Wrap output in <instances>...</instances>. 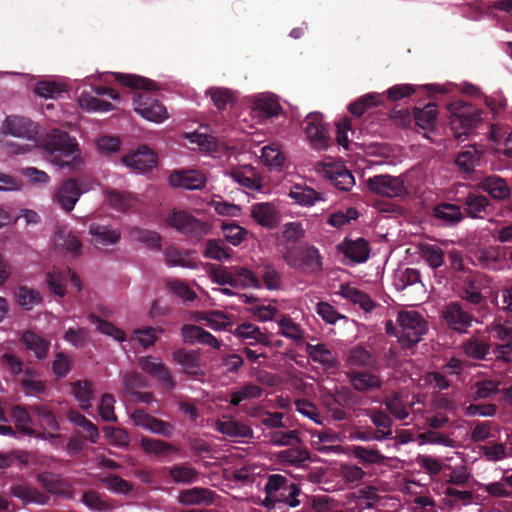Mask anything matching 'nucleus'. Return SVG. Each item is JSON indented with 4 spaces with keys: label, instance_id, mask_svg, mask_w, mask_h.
Returning a JSON list of instances; mask_svg holds the SVG:
<instances>
[{
    "label": "nucleus",
    "instance_id": "obj_1",
    "mask_svg": "<svg viewBox=\"0 0 512 512\" xmlns=\"http://www.w3.org/2000/svg\"><path fill=\"white\" fill-rule=\"evenodd\" d=\"M111 75L117 83L124 87L143 90L136 93L133 98L134 110L140 116L156 123H160L168 117L165 106L148 93L157 88L154 81L135 74L114 72Z\"/></svg>",
    "mask_w": 512,
    "mask_h": 512
},
{
    "label": "nucleus",
    "instance_id": "obj_2",
    "mask_svg": "<svg viewBox=\"0 0 512 512\" xmlns=\"http://www.w3.org/2000/svg\"><path fill=\"white\" fill-rule=\"evenodd\" d=\"M43 147L52 164L69 171L79 170L83 164L78 143L62 130L54 129L46 135Z\"/></svg>",
    "mask_w": 512,
    "mask_h": 512
},
{
    "label": "nucleus",
    "instance_id": "obj_3",
    "mask_svg": "<svg viewBox=\"0 0 512 512\" xmlns=\"http://www.w3.org/2000/svg\"><path fill=\"white\" fill-rule=\"evenodd\" d=\"M2 128L3 133L22 138L30 142L23 145L16 142H7L6 145L10 153L15 155L25 154L36 146L38 124L33 122L31 119L18 115H10L4 120Z\"/></svg>",
    "mask_w": 512,
    "mask_h": 512
},
{
    "label": "nucleus",
    "instance_id": "obj_4",
    "mask_svg": "<svg viewBox=\"0 0 512 512\" xmlns=\"http://www.w3.org/2000/svg\"><path fill=\"white\" fill-rule=\"evenodd\" d=\"M397 339L403 349L416 346L428 331V323L417 311H400L396 319Z\"/></svg>",
    "mask_w": 512,
    "mask_h": 512
},
{
    "label": "nucleus",
    "instance_id": "obj_5",
    "mask_svg": "<svg viewBox=\"0 0 512 512\" xmlns=\"http://www.w3.org/2000/svg\"><path fill=\"white\" fill-rule=\"evenodd\" d=\"M263 506L267 509L280 508L281 504L295 508L302 505L307 495L294 482H267Z\"/></svg>",
    "mask_w": 512,
    "mask_h": 512
},
{
    "label": "nucleus",
    "instance_id": "obj_6",
    "mask_svg": "<svg viewBox=\"0 0 512 512\" xmlns=\"http://www.w3.org/2000/svg\"><path fill=\"white\" fill-rule=\"evenodd\" d=\"M447 109L451 114L452 129L458 139L467 136L482 120L481 110L462 100L450 102Z\"/></svg>",
    "mask_w": 512,
    "mask_h": 512
},
{
    "label": "nucleus",
    "instance_id": "obj_7",
    "mask_svg": "<svg viewBox=\"0 0 512 512\" xmlns=\"http://www.w3.org/2000/svg\"><path fill=\"white\" fill-rule=\"evenodd\" d=\"M283 259L288 266L304 274H317L323 270L320 252L312 245L288 249Z\"/></svg>",
    "mask_w": 512,
    "mask_h": 512
},
{
    "label": "nucleus",
    "instance_id": "obj_8",
    "mask_svg": "<svg viewBox=\"0 0 512 512\" xmlns=\"http://www.w3.org/2000/svg\"><path fill=\"white\" fill-rule=\"evenodd\" d=\"M167 224L186 237L199 240L210 231V225L197 219L185 210L173 209L167 217Z\"/></svg>",
    "mask_w": 512,
    "mask_h": 512
},
{
    "label": "nucleus",
    "instance_id": "obj_9",
    "mask_svg": "<svg viewBox=\"0 0 512 512\" xmlns=\"http://www.w3.org/2000/svg\"><path fill=\"white\" fill-rule=\"evenodd\" d=\"M149 387V380L138 371H126L122 374V393L130 401L149 404L155 400L152 392H142Z\"/></svg>",
    "mask_w": 512,
    "mask_h": 512
},
{
    "label": "nucleus",
    "instance_id": "obj_10",
    "mask_svg": "<svg viewBox=\"0 0 512 512\" xmlns=\"http://www.w3.org/2000/svg\"><path fill=\"white\" fill-rule=\"evenodd\" d=\"M368 189L377 195L388 198H403L408 194L401 176L380 174L366 180Z\"/></svg>",
    "mask_w": 512,
    "mask_h": 512
},
{
    "label": "nucleus",
    "instance_id": "obj_11",
    "mask_svg": "<svg viewBox=\"0 0 512 512\" xmlns=\"http://www.w3.org/2000/svg\"><path fill=\"white\" fill-rule=\"evenodd\" d=\"M376 370L348 369L346 377L353 390L363 394L373 393L380 391L383 386V380Z\"/></svg>",
    "mask_w": 512,
    "mask_h": 512
},
{
    "label": "nucleus",
    "instance_id": "obj_12",
    "mask_svg": "<svg viewBox=\"0 0 512 512\" xmlns=\"http://www.w3.org/2000/svg\"><path fill=\"white\" fill-rule=\"evenodd\" d=\"M305 134L313 148L325 150L329 145L327 127L320 113H310L304 120Z\"/></svg>",
    "mask_w": 512,
    "mask_h": 512
},
{
    "label": "nucleus",
    "instance_id": "obj_13",
    "mask_svg": "<svg viewBox=\"0 0 512 512\" xmlns=\"http://www.w3.org/2000/svg\"><path fill=\"white\" fill-rule=\"evenodd\" d=\"M139 367L156 379L166 390H174L177 382L170 369L161 361L152 356L140 357L138 359Z\"/></svg>",
    "mask_w": 512,
    "mask_h": 512
},
{
    "label": "nucleus",
    "instance_id": "obj_14",
    "mask_svg": "<svg viewBox=\"0 0 512 512\" xmlns=\"http://www.w3.org/2000/svg\"><path fill=\"white\" fill-rule=\"evenodd\" d=\"M442 318L450 329L460 334L467 333L474 321L473 315L458 302L447 304L442 311Z\"/></svg>",
    "mask_w": 512,
    "mask_h": 512
},
{
    "label": "nucleus",
    "instance_id": "obj_15",
    "mask_svg": "<svg viewBox=\"0 0 512 512\" xmlns=\"http://www.w3.org/2000/svg\"><path fill=\"white\" fill-rule=\"evenodd\" d=\"M82 193L79 182L75 178H67L56 190L53 200L64 211L71 212Z\"/></svg>",
    "mask_w": 512,
    "mask_h": 512
},
{
    "label": "nucleus",
    "instance_id": "obj_16",
    "mask_svg": "<svg viewBox=\"0 0 512 512\" xmlns=\"http://www.w3.org/2000/svg\"><path fill=\"white\" fill-rule=\"evenodd\" d=\"M131 418L135 425L164 437H171L175 431V427L170 422L156 418L142 409H136Z\"/></svg>",
    "mask_w": 512,
    "mask_h": 512
},
{
    "label": "nucleus",
    "instance_id": "obj_17",
    "mask_svg": "<svg viewBox=\"0 0 512 512\" xmlns=\"http://www.w3.org/2000/svg\"><path fill=\"white\" fill-rule=\"evenodd\" d=\"M122 163L137 172H145L157 165V155L146 146L122 157Z\"/></svg>",
    "mask_w": 512,
    "mask_h": 512
},
{
    "label": "nucleus",
    "instance_id": "obj_18",
    "mask_svg": "<svg viewBox=\"0 0 512 512\" xmlns=\"http://www.w3.org/2000/svg\"><path fill=\"white\" fill-rule=\"evenodd\" d=\"M57 249L70 253L73 257H78L82 253V242L76 232L67 226H59L55 231L54 237Z\"/></svg>",
    "mask_w": 512,
    "mask_h": 512
},
{
    "label": "nucleus",
    "instance_id": "obj_19",
    "mask_svg": "<svg viewBox=\"0 0 512 512\" xmlns=\"http://www.w3.org/2000/svg\"><path fill=\"white\" fill-rule=\"evenodd\" d=\"M251 217L262 227L273 229L280 222V213L272 203H255L251 206Z\"/></svg>",
    "mask_w": 512,
    "mask_h": 512
},
{
    "label": "nucleus",
    "instance_id": "obj_20",
    "mask_svg": "<svg viewBox=\"0 0 512 512\" xmlns=\"http://www.w3.org/2000/svg\"><path fill=\"white\" fill-rule=\"evenodd\" d=\"M346 365L349 369H378L376 357L360 344L349 351L346 358Z\"/></svg>",
    "mask_w": 512,
    "mask_h": 512
},
{
    "label": "nucleus",
    "instance_id": "obj_21",
    "mask_svg": "<svg viewBox=\"0 0 512 512\" xmlns=\"http://www.w3.org/2000/svg\"><path fill=\"white\" fill-rule=\"evenodd\" d=\"M169 183L173 187L197 190L205 186V177L195 170L175 171L170 175Z\"/></svg>",
    "mask_w": 512,
    "mask_h": 512
},
{
    "label": "nucleus",
    "instance_id": "obj_22",
    "mask_svg": "<svg viewBox=\"0 0 512 512\" xmlns=\"http://www.w3.org/2000/svg\"><path fill=\"white\" fill-rule=\"evenodd\" d=\"M478 187L495 200L507 199L511 194L510 187L506 180L498 175L484 177L478 183Z\"/></svg>",
    "mask_w": 512,
    "mask_h": 512
},
{
    "label": "nucleus",
    "instance_id": "obj_23",
    "mask_svg": "<svg viewBox=\"0 0 512 512\" xmlns=\"http://www.w3.org/2000/svg\"><path fill=\"white\" fill-rule=\"evenodd\" d=\"M339 250L343 252L345 257L356 263L367 261L370 254L369 242L364 238H357L356 240L345 239L339 245Z\"/></svg>",
    "mask_w": 512,
    "mask_h": 512
},
{
    "label": "nucleus",
    "instance_id": "obj_24",
    "mask_svg": "<svg viewBox=\"0 0 512 512\" xmlns=\"http://www.w3.org/2000/svg\"><path fill=\"white\" fill-rule=\"evenodd\" d=\"M288 195L295 201V203L304 207H310L316 202L325 200L323 193L318 192L305 184L293 185Z\"/></svg>",
    "mask_w": 512,
    "mask_h": 512
},
{
    "label": "nucleus",
    "instance_id": "obj_25",
    "mask_svg": "<svg viewBox=\"0 0 512 512\" xmlns=\"http://www.w3.org/2000/svg\"><path fill=\"white\" fill-rule=\"evenodd\" d=\"M89 233L96 247L116 244L121 238L119 230L98 223L90 224Z\"/></svg>",
    "mask_w": 512,
    "mask_h": 512
},
{
    "label": "nucleus",
    "instance_id": "obj_26",
    "mask_svg": "<svg viewBox=\"0 0 512 512\" xmlns=\"http://www.w3.org/2000/svg\"><path fill=\"white\" fill-rule=\"evenodd\" d=\"M325 173L339 190L349 191L355 184L354 176L343 165H328Z\"/></svg>",
    "mask_w": 512,
    "mask_h": 512
},
{
    "label": "nucleus",
    "instance_id": "obj_27",
    "mask_svg": "<svg viewBox=\"0 0 512 512\" xmlns=\"http://www.w3.org/2000/svg\"><path fill=\"white\" fill-rule=\"evenodd\" d=\"M72 394L79 402L80 407L87 411L92 408L95 398L94 384L90 380H77L71 383Z\"/></svg>",
    "mask_w": 512,
    "mask_h": 512
},
{
    "label": "nucleus",
    "instance_id": "obj_28",
    "mask_svg": "<svg viewBox=\"0 0 512 512\" xmlns=\"http://www.w3.org/2000/svg\"><path fill=\"white\" fill-rule=\"evenodd\" d=\"M173 359L184 369V373L197 376L200 368V355L195 350L178 349L173 353Z\"/></svg>",
    "mask_w": 512,
    "mask_h": 512
},
{
    "label": "nucleus",
    "instance_id": "obj_29",
    "mask_svg": "<svg viewBox=\"0 0 512 512\" xmlns=\"http://www.w3.org/2000/svg\"><path fill=\"white\" fill-rule=\"evenodd\" d=\"M463 204L466 215L470 218L483 219L488 214V208L490 207V201L487 197L474 193H469L465 197Z\"/></svg>",
    "mask_w": 512,
    "mask_h": 512
},
{
    "label": "nucleus",
    "instance_id": "obj_30",
    "mask_svg": "<svg viewBox=\"0 0 512 512\" xmlns=\"http://www.w3.org/2000/svg\"><path fill=\"white\" fill-rule=\"evenodd\" d=\"M21 341L25 345L26 349L32 351L38 359L46 358L50 341L43 338L33 331H25L21 337Z\"/></svg>",
    "mask_w": 512,
    "mask_h": 512
},
{
    "label": "nucleus",
    "instance_id": "obj_31",
    "mask_svg": "<svg viewBox=\"0 0 512 512\" xmlns=\"http://www.w3.org/2000/svg\"><path fill=\"white\" fill-rule=\"evenodd\" d=\"M482 155L483 152L481 150L474 146H470L457 154L455 164L460 171L466 174H470L479 164Z\"/></svg>",
    "mask_w": 512,
    "mask_h": 512
},
{
    "label": "nucleus",
    "instance_id": "obj_32",
    "mask_svg": "<svg viewBox=\"0 0 512 512\" xmlns=\"http://www.w3.org/2000/svg\"><path fill=\"white\" fill-rule=\"evenodd\" d=\"M437 115V105L431 102L423 108L415 107L413 110L415 124L423 130H432L435 127Z\"/></svg>",
    "mask_w": 512,
    "mask_h": 512
},
{
    "label": "nucleus",
    "instance_id": "obj_33",
    "mask_svg": "<svg viewBox=\"0 0 512 512\" xmlns=\"http://www.w3.org/2000/svg\"><path fill=\"white\" fill-rule=\"evenodd\" d=\"M232 288H261V282L258 277L250 270L244 267H232Z\"/></svg>",
    "mask_w": 512,
    "mask_h": 512
},
{
    "label": "nucleus",
    "instance_id": "obj_34",
    "mask_svg": "<svg viewBox=\"0 0 512 512\" xmlns=\"http://www.w3.org/2000/svg\"><path fill=\"white\" fill-rule=\"evenodd\" d=\"M306 351L314 362L322 364L326 369L337 367L338 361L336 357L325 344H307Z\"/></svg>",
    "mask_w": 512,
    "mask_h": 512
},
{
    "label": "nucleus",
    "instance_id": "obj_35",
    "mask_svg": "<svg viewBox=\"0 0 512 512\" xmlns=\"http://www.w3.org/2000/svg\"><path fill=\"white\" fill-rule=\"evenodd\" d=\"M341 295L351 301L354 304H358L365 312H371L375 308V303L371 297L359 290L356 287H352L348 284L341 285Z\"/></svg>",
    "mask_w": 512,
    "mask_h": 512
},
{
    "label": "nucleus",
    "instance_id": "obj_36",
    "mask_svg": "<svg viewBox=\"0 0 512 512\" xmlns=\"http://www.w3.org/2000/svg\"><path fill=\"white\" fill-rule=\"evenodd\" d=\"M237 335L246 341V345L254 346L262 344L265 346L270 345L268 336L261 332L260 328L251 324L244 323L237 328Z\"/></svg>",
    "mask_w": 512,
    "mask_h": 512
},
{
    "label": "nucleus",
    "instance_id": "obj_37",
    "mask_svg": "<svg viewBox=\"0 0 512 512\" xmlns=\"http://www.w3.org/2000/svg\"><path fill=\"white\" fill-rule=\"evenodd\" d=\"M464 354L475 360H486L490 353L491 345L485 340L471 337L462 344Z\"/></svg>",
    "mask_w": 512,
    "mask_h": 512
},
{
    "label": "nucleus",
    "instance_id": "obj_38",
    "mask_svg": "<svg viewBox=\"0 0 512 512\" xmlns=\"http://www.w3.org/2000/svg\"><path fill=\"white\" fill-rule=\"evenodd\" d=\"M215 493L206 488L194 487L180 495V501L187 505H208L214 502Z\"/></svg>",
    "mask_w": 512,
    "mask_h": 512
},
{
    "label": "nucleus",
    "instance_id": "obj_39",
    "mask_svg": "<svg viewBox=\"0 0 512 512\" xmlns=\"http://www.w3.org/2000/svg\"><path fill=\"white\" fill-rule=\"evenodd\" d=\"M434 217L442 220L445 225L453 226L463 219V214L459 205L442 203L435 207Z\"/></svg>",
    "mask_w": 512,
    "mask_h": 512
},
{
    "label": "nucleus",
    "instance_id": "obj_40",
    "mask_svg": "<svg viewBox=\"0 0 512 512\" xmlns=\"http://www.w3.org/2000/svg\"><path fill=\"white\" fill-rule=\"evenodd\" d=\"M140 445L146 453L157 457H166L178 451L177 447L168 442L148 437H142Z\"/></svg>",
    "mask_w": 512,
    "mask_h": 512
},
{
    "label": "nucleus",
    "instance_id": "obj_41",
    "mask_svg": "<svg viewBox=\"0 0 512 512\" xmlns=\"http://www.w3.org/2000/svg\"><path fill=\"white\" fill-rule=\"evenodd\" d=\"M367 415L371 419L372 423L377 427L376 434L379 435L380 439H388L392 436V424L391 417L381 409H372L367 412Z\"/></svg>",
    "mask_w": 512,
    "mask_h": 512
},
{
    "label": "nucleus",
    "instance_id": "obj_42",
    "mask_svg": "<svg viewBox=\"0 0 512 512\" xmlns=\"http://www.w3.org/2000/svg\"><path fill=\"white\" fill-rule=\"evenodd\" d=\"M217 429L220 433L229 437L248 438L252 437V429L236 420L219 421Z\"/></svg>",
    "mask_w": 512,
    "mask_h": 512
},
{
    "label": "nucleus",
    "instance_id": "obj_43",
    "mask_svg": "<svg viewBox=\"0 0 512 512\" xmlns=\"http://www.w3.org/2000/svg\"><path fill=\"white\" fill-rule=\"evenodd\" d=\"M461 297L473 305H478L480 307H484L486 305V298L482 295L480 286L477 284L476 280L471 277H467L465 279Z\"/></svg>",
    "mask_w": 512,
    "mask_h": 512
},
{
    "label": "nucleus",
    "instance_id": "obj_44",
    "mask_svg": "<svg viewBox=\"0 0 512 512\" xmlns=\"http://www.w3.org/2000/svg\"><path fill=\"white\" fill-rule=\"evenodd\" d=\"M13 495L20 498L24 503L46 504L49 496L31 488L27 482L17 485L13 488Z\"/></svg>",
    "mask_w": 512,
    "mask_h": 512
},
{
    "label": "nucleus",
    "instance_id": "obj_45",
    "mask_svg": "<svg viewBox=\"0 0 512 512\" xmlns=\"http://www.w3.org/2000/svg\"><path fill=\"white\" fill-rule=\"evenodd\" d=\"M88 319L92 324L96 325V328L100 333L110 336L118 342H124L126 340L125 332L116 327L113 323L100 318L96 314H90Z\"/></svg>",
    "mask_w": 512,
    "mask_h": 512
},
{
    "label": "nucleus",
    "instance_id": "obj_46",
    "mask_svg": "<svg viewBox=\"0 0 512 512\" xmlns=\"http://www.w3.org/2000/svg\"><path fill=\"white\" fill-rule=\"evenodd\" d=\"M500 382L492 379L479 380L472 387V397L474 400L489 399L499 393Z\"/></svg>",
    "mask_w": 512,
    "mask_h": 512
},
{
    "label": "nucleus",
    "instance_id": "obj_47",
    "mask_svg": "<svg viewBox=\"0 0 512 512\" xmlns=\"http://www.w3.org/2000/svg\"><path fill=\"white\" fill-rule=\"evenodd\" d=\"M334 500L328 496H308L300 512H333Z\"/></svg>",
    "mask_w": 512,
    "mask_h": 512
},
{
    "label": "nucleus",
    "instance_id": "obj_48",
    "mask_svg": "<svg viewBox=\"0 0 512 512\" xmlns=\"http://www.w3.org/2000/svg\"><path fill=\"white\" fill-rule=\"evenodd\" d=\"M21 385L28 395L40 394L45 391V384L40 379L39 373L32 368L25 369Z\"/></svg>",
    "mask_w": 512,
    "mask_h": 512
},
{
    "label": "nucleus",
    "instance_id": "obj_49",
    "mask_svg": "<svg viewBox=\"0 0 512 512\" xmlns=\"http://www.w3.org/2000/svg\"><path fill=\"white\" fill-rule=\"evenodd\" d=\"M383 404L386 409L397 419L404 420L409 416V412L402 400L399 392L393 391L385 397Z\"/></svg>",
    "mask_w": 512,
    "mask_h": 512
},
{
    "label": "nucleus",
    "instance_id": "obj_50",
    "mask_svg": "<svg viewBox=\"0 0 512 512\" xmlns=\"http://www.w3.org/2000/svg\"><path fill=\"white\" fill-rule=\"evenodd\" d=\"M322 403L335 421H343L348 418L347 412L338 405V398L335 390L325 391L321 395Z\"/></svg>",
    "mask_w": 512,
    "mask_h": 512
},
{
    "label": "nucleus",
    "instance_id": "obj_51",
    "mask_svg": "<svg viewBox=\"0 0 512 512\" xmlns=\"http://www.w3.org/2000/svg\"><path fill=\"white\" fill-rule=\"evenodd\" d=\"M11 417L13 418L16 428L22 434L32 435L35 432L33 431L32 419L30 413L22 406L16 405L11 409Z\"/></svg>",
    "mask_w": 512,
    "mask_h": 512
},
{
    "label": "nucleus",
    "instance_id": "obj_52",
    "mask_svg": "<svg viewBox=\"0 0 512 512\" xmlns=\"http://www.w3.org/2000/svg\"><path fill=\"white\" fill-rule=\"evenodd\" d=\"M379 104L380 95L377 93H368L351 103L348 110L352 115L361 117L369 108L378 106Z\"/></svg>",
    "mask_w": 512,
    "mask_h": 512
},
{
    "label": "nucleus",
    "instance_id": "obj_53",
    "mask_svg": "<svg viewBox=\"0 0 512 512\" xmlns=\"http://www.w3.org/2000/svg\"><path fill=\"white\" fill-rule=\"evenodd\" d=\"M46 283L49 289L58 297H64L66 294L67 275L65 270H55L46 274Z\"/></svg>",
    "mask_w": 512,
    "mask_h": 512
},
{
    "label": "nucleus",
    "instance_id": "obj_54",
    "mask_svg": "<svg viewBox=\"0 0 512 512\" xmlns=\"http://www.w3.org/2000/svg\"><path fill=\"white\" fill-rule=\"evenodd\" d=\"M262 393L263 390L260 386L253 383H246L240 389L231 393L230 404L232 406H238L244 400L261 397Z\"/></svg>",
    "mask_w": 512,
    "mask_h": 512
},
{
    "label": "nucleus",
    "instance_id": "obj_55",
    "mask_svg": "<svg viewBox=\"0 0 512 512\" xmlns=\"http://www.w3.org/2000/svg\"><path fill=\"white\" fill-rule=\"evenodd\" d=\"M79 104L83 109L95 112H106L114 109V106L104 100H100L88 92H82L79 97Z\"/></svg>",
    "mask_w": 512,
    "mask_h": 512
},
{
    "label": "nucleus",
    "instance_id": "obj_56",
    "mask_svg": "<svg viewBox=\"0 0 512 512\" xmlns=\"http://www.w3.org/2000/svg\"><path fill=\"white\" fill-rule=\"evenodd\" d=\"M207 93L218 110H225L236 101L234 93L228 88H210Z\"/></svg>",
    "mask_w": 512,
    "mask_h": 512
},
{
    "label": "nucleus",
    "instance_id": "obj_57",
    "mask_svg": "<svg viewBox=\"0 0 512 512\" xmlns=\"http://www.w3.org/2000/svg\"><path fill=\"white\" fill-rule=\"evenodd\" d=\"M279 333L295 342H300L304 338V331L299 324L295 323L290 317L283 316L279 321Z\"/></svg>",
    "mask_w": 512,
    "mask_h": 512
},
{
    "label": "nucleus",
    "instance_id": "obj_58",
    "mask_svg": "<svg viewBox=\"0 0 512 512\" xmlns=\"http://www.w3.org/2000/svg\"><path fill=\"white\" fill-rule=\"evenodd\" d=\"M231 249L222 240L210 239L206 243L204 256L213 260L222 261L230 258Z\"/></svg>",
    "mask_w": 512,
    "mask_h": 512
},
{
    "label": "nucleus",
    "instance_id": "obj_59",
    "mask_svg": "<svg viewBox=\"0 0 512 512\" xmlns=\"http://www.w3.org/2000/svg\"><path fill=\"white\" fill-rule=\"evenodd\" d=\"M422 258L433 268H439L444 263V252L443 250L432 244H424L420 247Z\"/></svg>",
    "mask_w": 512,
    "mask_h": 512
},
{
    "label": "nucleus",
    "instance_id": "obj_60",
    "mask_svg": "<svg viewBox=\"0 0 512 512\" xmlns=\"http://www.w3.org/2000/svg\"><path fill=\"white\" fill-rule=\"evenodd\" d=\"M479 265L482 268L498 271L504 266V259L497 250L490 249L481 251L478 256Z\"/></svg>",
    "mask_w": 512,
    "mask_h": 512
},
{
    "label": "nucleus",
    "instance_id": "obj_61",
    "mask_svg": "<svg viewBox=\"0 0 512 512\" xmlns=\"http://www.w3.org/2000/svg\"><path fill=\"white\" fill-rule=\"evenodd\" d=\"M130 236L134 241L142 242L150 248H159L161 236L151 230L134 227L130 231Z\"/></svg>",
    "mask_w": 512,
    "mask_h": 512
},
{
    "label": "nucleus",
    "instance_id": "obj_62",
    "mask_svg": "<svg viewBox=\"0 0 512 512\" xmlns=\"http://www.w3.org/2000/svg\"><path fill=\"white\" fill-rule=\"evenodd\" d=\"M261 159L267 166L279 168L284 164L285 157L275 143L262 148Z\"/></svg>",
    "mask_w": 512,
    "mask_h": 512
},
{
    "label": "nucleus",
    "instance_id": "obj_63",
    "mask_svg": "<svg viewBox=\"0 0 512 512\" xmlns=\"http://www.w3.org/2000/svg\"><path fill=\"white\" fill-rule=\"evenodd\" d=\"M338 405L345 410V407L355 409L361 404L360 397L349 387L340 386L335 389Z\"/></svg>",
    "mask_w": 512,
    "mask_h": 512
},
{
    "label": "nucleus",
    "instance_id": "obj_64",
    "mask_svg": "<svg viewBox=\"0 0 512 512\" xmlns=\"http://www.w3.org/2000/svg\"><path fill=\"white\" fill-rule=\"evenodd\" d=\"M33 414H35L41 423V425L49 431L59 430V424L54 414L43 405H33L30 407Z\"/></svg>",
    "mask_w": 512,
    "mask_h": 512
}]
</instances>
